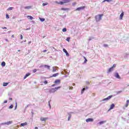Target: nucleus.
Here are the masks:
<instances>
[{
    "mask_svg": "<svg viewBox=\"0 0 129 129\" xmlns=\"http://www.w3.org/2000/svg\"><path fill=\"white\" fill-rule=\"evenodd\" d=\"M92 39H93V38H92V37H89V41H91V40H92Z\"/></svg>",
    "mask_w": 129,
    "mask_h": 129,
    "instance_id": "nucleus-46",
    "label": "nucleus"
},
{
    "mask_svg": "<svg viewBox=\"0 0 129 129\" xmlns=\"http://www.w3.org/2000/svg\"><path fill=\"white\" fill-rule=\"evenodd\" d=\"M57 68H59L57 67H52V72H56L57 71Z\"/></svg>",
    "mask_w": 129,
    "mask_h": 129,
    "instance_id": "nucleus-13",
    "label": "nucleus"
},
{
    "mask_svg": "<svg viewBox=\"0 0 129 129\" xmlns=\"http://www.w3.org/2000/svg\"><path fill=\"white\" fill-rule=\"evenodd\" d=\"M73 113V112H70L69 113H68V114L69 115V117H68V120L69 121V120H70V118H71V116H72V114Z\"/></svg>",
    "mask_w": 129,
    "mask_h": 129,
    "instance_id": "nucleus-8",
    "label": "nucleus"
},
{
    "mask_svg": "<svg viewBox=\"0 0 129 129\" xmlns=\"http://www.w3.org/2000/svg\"><path fill=\"white\" fill-rule=\"evenodd\" d=\"M45 92L48 93L49 92V91H47V89L45 90Z\"/></svg>",
    "mask_w": 129,
    "mask_h": 129,
    "instance_id": "nucleus-56",
    "label": "nucleus"
},
{
    "mask_svg": "<svg viewBox=\"0 0 129 129\" xmlns=\"http://www.w3.org/2000/svg\"><path fill=\"white\" fill-rule=\"evenodd\" d=\"M41 67H45V68H47V69H50V66H47V65H44L43 66H40V68H41Z\"/></svg>",
    "mask_w": 129,
    "mask_h": 129,
    "instance_id": "nucleus-15",
    "label": "nucleus"
},
{
    "mask_svg": "<svg viewBox=\"0 0 129 129\" xmlns=\"http://www.w3.org/2000/svg\"><path fill=\"white\" fill-rule=\"evenodd\" d=\"M48 3H43L42 4V6H43V7H45V6H47V5H48Z\"/></svg>",
    "mask_w": 129,
    "mask_h": 129,
    "instance_id": "nucleus-32",
    "label": "nucleus"
},
{
    "mask_svg": "<svg viewBox=\"0 0 129 129\" xmlns=\"http://www.w3.org/2000/svg\"><path fill=\"white\" fill-rule=\"evenodd\" d=\"M54 86H56V84H53L51 86V87H54Z\"/></svg>",
    "mask_w": 129,
    "mask_h": 129,
    "instance_id": "nucleus-49",
    "label": "nucleus"
},
{
    "mask_svg": "<svg viewBox=\"0 0 129 129\" xmlns=\"http://www.w3.org/2000/svg\"><path fill=\"white\" fill-rule=\"evenodd\" d=\"M124 15V13H123V12H122L121 13V14L120 15V17H119L120 20H122V18H123Z\"/></svg>",
    "mask_w": 129,
    "mask_h": 129,
    "instance_id": "nucleus-14",
    "label": "nucleus"
},
{
    "mask_svg": "<svg viewBox=\"0 0 129 129\" xmlns=\"http://www.w3.org/2000/svg\"><path fill=\"white\" fill-rule=\"evenodd\" d=\"M61 11H69V8H61Z\"/></svg>",
    "mask_w": 129,
    "mask_h": 129,
    "instance_id": "nucleus-25",
    "label": "nucleus"
},
{
    "mask_svg": "<svg viewBox=\"0 0 129 129\" xmlns=\"http://www.w3.org/2000/svg\"><path fill=\"white\" fill-rule=\"evenodd\" d=\"M43 53H45V52H47V50H44L43 51Z\"/></svg>",
    "mask_w": 129,
    "mask_h": 129,
    "instance_id": "nucleus-54",
    "label": "nucleus"
},
{
    "mask_svg": "<svg viewBox=\"0 0 129 129\" xmlns=\"http://www.w3.org/2000/svg\"><path fill=\"white\" fill-rule=\"evenodd\" d=\"M115 77L117 79H120V76H119V75L117 73L115 74Z\"/></svg>",
    "mask_w": 129,
    "mask_h": 129,
    "instance_id": "nucleus-12",
    "label": "nucleus"
},
{
    "mask_svg": "<svg viewBox=\"0 0 129 129\" xmlns=\"http://www.w3.org/2000/svg\"><path fill=\"white\" fill-rule=\"evenodd\" d=\"M102 17H103V14L96 15L95 17L96 22H99L100 21H101Z\"/></svg>",
    "mask_w": 129,
    "mask_h": 129,
    "instance_id": "nucleus-2",
    "label": "nucleus"
},
{
    "mask_svg": "<svg viewBox=\"0 0 129 129\" xmlns=\"http://www.w3.org/2000/svg\"><path fill=\"white\" fill-rule=\"evenodd\" d=\"M112 96H113L112 95L109 96L108 97L102 100V101H107V100H109V99H110V98H111Z\"/></svg>",
    "mask_w": 129,
    "mask_h": 129,
    "instance_id": "nucleus-5",
    "label": "nucleus"
},
{
    "mask_svg": "<svg viewBox=\"0 0 129 129\" xmlns=\"http://www.w3.org/2000/svg\"><path fill=\"white\" fill-rule=\"evenodd\" d=\"M13 10H14V7H10L7 9V11H12Z\"/></svg>",
    "mask_w": 129,
    "mask_h": 129,
    "instance_id": "nucleus-27",
    "label": "nucleus"
},
{
    "mask_svg": "<svg viewBox=\"0 0 129 129\" xmlns=\"http://www.w3.org/2000/svg\"><path fill=\"white\" fill-rule=\"evenodd\" d=\"M31 43H32V41H29L28 44L30 45V44H31Z\"/></svg>",
    "mask_w": 129,
    "mask_h": 129,
    "instance_id": "nucleus-55",
    "label": "nucleus"
},
{
    "mask_svg": "<svg viewBox=\"0 0 129 129\" xmlns=\"http://www.w3.org/2000/svg\"><path fill=\"white\" fill-rule=\"evenodd\" d=\"M114 104H112L111 105V106H110V108H109V110H111V109H113V108L114 107Z\"/></svg>",
    "mask_w": 129,
    "mask_h": 129,
    "instance_id": "nucleus-17",
    "label": "nucleus"
},
{
    "mask_svg": "<svg viewBox=\"0 0 129 129\" xmlns=\"http://www.w3.org/2000/svg\"><path fill=\"white\" fill-rule=\"evenodd\" d=\"M60 88H61V87L59 86V87H57L55 88H52L51 89H46V90L47 91H49V92L51 94V93H55V92H56V91H57V90H58V89H60Z\"/></svg>",
    "mask_w": 129,
    "mask_h": 129,
    "instance_id": "nucleus-1",
    "label": "nucleus"
},
{
    "mask_svg": "<svg viewBox=\"0 0 129 129\" xmlns=\"http://www.w3.org/2000/svg\"><path fill=\"white\" fill-rule=\"evenodd\" d=\"M24 9L25 10H30V9H32V6L25 7H24Z\"/></svg>",
    "mask_w": 129,
    "mask_h": 129,
    "instance_id": "nucleus-18",
    "label": "nucleus"
},
{
    "mask_svg": "<svg viewBox=\"0 0 129 129\" xmlns=\"http://www.w3.org/2000/svg\"><path fill=\"white\" fill-rule=\"evenodd\" d=\"M15 36L14 35H12V38H14Z\"/></svg>",
    "mask_w": 129,
    "mask_h": 129,
    "instance_id": "nucleus-59",
    "label": "nucleus"
},
{
    "mask_svg": "<svg viewBox=\"0 0 129 129\" xmlns=\"http://www.w3.org/2000/svg\"><path fill=\"white\" fill-rule=\"evenodd\" d=\"M84 9H85V7L82 6L81 7L78 8L77 9H76V11H82V10H84Z\"/></svg>",
    "mask_w": 129,
    "mask_h": 129,
    "instance_id": "nucleus-6",
    "label": "nucleus"
},
{
    "mask_svg": "<svg viewBox=\"0 0 129 129\" xmlns=\"http://www.w3.org/2000/svg\"><path fill=\"white\" fill-rule=\"evenodd\" d=\"M58 5H64V2H63H63H58Z\"/></svg>",
    "mask_w": 129,
    "mask_h": 129,
    "instance_id": "nucleus-33",
    "label": "nucleus"
},
{
    "mask_svg": "<svg viewBox=\"0 0 129 129\" xmlns=\"http://www.w3.org/2000/svg\"><path fill=\"white\" fill-rule=\"evenodd\" d=\"M116 66V65L115 64H114L112 67L109 69L107 73H110V72H112V71H113V70L115 68Z\"/></svg>",
    "mask_w": 129,
    "mask_h": 129,
    "instance_id": "nucleus-4",
    "label": "nucleus"
},
{
    "mask_svg": "<svg viewBox=\"0 0 129 129\" xmlns=\"http://www.w3.org/2000/svg\"><path fill=\"white\" fill-rule=\"evenodd\" d=\"M33 73H36L37 72V69H34L33 70Z\"/></svg>",
    "mask_w": 129,
    "mask_h": 129,
    "instance_id": "nucleus-39",
    "label": "nucleus"
},
{
    "mask_svg": "<svg viewBox=\"0 0 129 129\" xmlns=\"http://www.w3.org/2000/svg\"><path fill=\"white\" fill-rule=\"evenodd\" d=\"M9 85V83H4L3 86H7Z\"/></svg>",
    "mask_w": 129,
    "mask_h": 129,
    "instance_id": "nucleus-31",
    "label": "nucleus"
},
{
    "mask_svg": "<svg viewBox=\"0 0 129 129\" xmlns=\"http://www.w3.org/2000/svg\"><path fill=\"white\" fill-rule=\"evenodd\" d=\"M4 103H8V101L5 100V101L4 102Z\"/></svg>",
    "mask_w": 129,
    "mask_h": 129,
    "instance_id": "nucleus-53",
    "label": "nucleus"
},
{
    "mask_svg": "<svg viewBox=\"0 0 129 129\" xmlns=\"http://www.w3.org/2000/svg\"><path fill=\"white\" fill-rule=\"evenodd\" d=\"M87 84H89V82H87Z\"/></svg>",
    "mask_w": 129,
    "mask_h": 129,
    "instance_id": "nucleus-60",
    "label": "nucleus"
},
{
    "mask_svg": "<svg viewBox=\"0 0 129 129\" xmlns=\"http://www.w3.org/2000/svg\"><path fill=\"white\" fill-rule=\"evenodd\" d=\"M67 29L66 28L62 29V32H67Z\"/></svg>",
    "mask_w": 129,
    "mask_h": 129,
    "instance_id": "nucleus-37",
    "label": "nucleus"
},
{
    "mask_svg": "<svg viewBox=\"0 0 129 129\" xmlns=\"http://www.w3.org/2000/svg\"><path fill=\"white\" fill-rule=\"evenodd\" d=\"M128 103H129V100H127L126 103L125 105V107H127V106H128Z\"/></svg>",
    "mask_w": 129,
    "mask_h": 129,
    "instance_id": "nucleus-22",
    "label": "nucleus"
},
{
    "mask_svg": "<svg viewBox=\"0 0 129 129\" xmlns=\"http://www.w3.org/2000/svg\"><path fill=\"white\" fill-rule=\"evenodd\" d=\"M28 76H30V74H27L24 77V79H26Z\"/></svg>",
    "mask_w": 129,
    "mask_h": 129,
    "instance_id": "nucleus-29",
    "label": "nucleus"
},
{
    "mask_svg": "<svg viewBox=\"0 0 129 129\" xmlns=\"http://www.w3.org/2000/svg\"><path fill=\"white\" fill-rule=\"evenodd\" d=\"M20 39L21 40H23V35L22 34L20 35Z\"/></svg>",
    "mask_w": 129,
    "mask_h": 129,
    "instance_id": "nucleus-45",
    "label": "nucleus"
},
{
    "mask_svg": "<svg viewBox=\"0 0 129 129\" xmlns=\"http://www.w3.org/2000/svg\"><path fill=\"white\" fill-rule=\"evenodd\" d=\"M84 59H85L84 63H86V62H87V59H86V57L85 56H84Z\"/></svg>",
    "mask_w": 129,
    "mask_h": 129,
    "instance_id": "nucleus-35",
    "label": "nucleus"
},
{
    "mask_svg": "<svg viewBox=\"0 0 129 129\" xmlns=\"http://www.w3.org/2000/svg\"><path fill=\"white\" fill-rule=\"evenodd\" d=\"M43 83H44V84H48V82H47V81H45L43 82Z\"/></svg>",
    "mask_w": 129,
    "mask_h": 129,
    "instance_id": "nucleus-44",
    "label": "nucleus"
},
{
    "mask_svg": "<svg viewBox=\"0 0 129 129\" xmlns=\"http://www.w3.org/2000/svg\"><path fill=\"white\" fill-rule=\"evenodd\" d=\"M27 18L28 20H33V19H34L31 16H27Z\"/></svg>",
    "mask_w": 129,
    "mask_h": 129,
    "instance_id": "nucleus-21",
    "label": "nucleus"
},
{
    "mask_svg": "<svg viewBox=\"0 0 129 129\" xmlns=\"http://www.w3.org/2000/svg\"><path fill=\"white\" fill-rule=\"evenodd\" d=\"M39 20H40V21H41V22H44V21H45L44 18H39Z\"/></svg>",
    "mask_w": 129,
    "mask_h": 129,
    "instance_id": "nucleus-30",
    "label": "nucleus"
},
{
    "mask_svg": "<svg viewBox=\"0 0 129 129\" xmlns=\"http://www.w3.org/2000/svg\"><path fill=\"white\" fill-rule=\"evenodd\" d=\"M55 4H57L58 5H59V2H58V1H55Z\"/></svg>",
    "mask_w": 129,
    "mask_h": 129,
    "instance_id": "nucleus-52",
    "label": "nucleus"
},
{
    "mask_svg": "<svg viewBox=\"0 0 129 129\" xmlns=\"http://www.w3.org/2000/svg\"><path fill=\"white\" fill-rule=\"evenodd\" d=\"M69 89L70 90L73 89V87H70Z\"/></svg>",
    "mask_w": 129,
    "mask_h": 129,
    "instance_id": "nucleus-47",
    "label": "nucleus"
},
{
    "mask_svg": "<svg viewBox=\"0 0 129 129\" xmlns=\"http://www.w3.org/2000/svg\"><path fill=\"white\" fill-rule=\"evenodd\" d=\"M54 83H55V84H60L61 83V80H55Z\"/></svg>",
    "mask_w": 129,
    "mask_h": 129,
    "instance_id": "nucleus-10",
    "label": "nucleus"
},
{
    "mask_svg": "<svg viewBox=\"0 0 129 129\" xmlns=\"http://www.w3.org/2000/svg\"><path fill=\"white\" fill-rule=\"evenodd\" d=\"M1 65L3 67H5V66H6V62L5 61H3L1 63Z\"/></svg>",
    "mask_w": 129,
    "mask_h": 129,
    "instance_id": "nucleus-24",
    "label": "nucleus"
},
{
    "mask_svg": "<svg viewBox=\"0 0 129 129\" xmlns=\"http://www.w3.org/2000/svg\"><path fill=\"white\" fill-rule=\"evenodd\" d=\"M30 28L24 29V31H28V30H30Z\"/></svg>",
    "mask_w": 129,
    "mask_h": 129,
    "instance_id": "nucleus-48",
    "label": "nucleus"
},
{
    "mask_svg": "<svg viewBox=\"0 0 129 129\" xmlns=\"http://www.w3.org/2000/svg\"><path fill=\"white\" fill-rule=\"evenodd\" d=\"M13 107H14V105H11V106H9V108L11 109V108H13Z\"/></svg>",
    "mask_w": 129,
    "mask_h": 129,
    "instance_id": "nucleus-40",
    "label": "nucleus"
},
{
    "mask_svg": "<svg viewBox=\"0 0 129 129\" xmlns=\"http://www.w3.org/2000/svg\"><path fill=\"white\" fill-rule=\"evenodd\" d=\"M105 2H107L108 3H110L111 2V0H104L102 3H105Z\"/></svg>",
    "mask_w": 129,
    "mask_h": 129,
    "instance_id": "nucleus-28",
    "label": "nucleus"
},
{
    "mask_svg": "<svg viewBox=\"0 0 129 129\" xmlns=\"http://www.w3.org/2000/svg\"><path fill=\"white\" fill-rule=\"evenodd\" d=\"M35 129H38V127H35Z\"/></svg>",
    "mask_w": 129,
    "mask_h": 129,
    "instance_id": "nucleus-62",
    "label": "nucleus"
},
{
    "mask_svg": "<svg viewBox=\"0 0 129 129\" xmlns=\"http://www.w3.org/2000/svg\"><path fill=\"white\" fill-rule=\"evenodd\" d=\"M63 4H67V3H70V0H63Z\"/></svg>",
    "mask_w": 129,
    "mask_h": 129,
    "instance_id": "nucleus-23",
    "label": "nucleus"
},
{
    "mask_svg": "<svg viewBox=\"0 0 129 129\" xmlns=\"http://www.w3.org/2000/svg\"><path fill=\"white\" fill-rule=\"evenodd\" d=\"M63 51L66 53V55L67 56H69V53H68V51H67V50H66V49L65 48L63 49Z\"/></svg>",
    "mask_w": 129,
    "mask_h": 129,
    "instance_id": "nucleus-16",
    "label": "nucleus"
},
{
    "mask_svg": "<svg viewBox=\"0 0 129 129\" xmlns=\"http://www.w3.org/2000/svg\"><path fill=\"white\" fill-rule=\"evenodd\" d=\"M50 102H51V101H48V106H49L50 109H51V104H50Z\"/></svg>",
    "mask_w": 129,
    "mask_h": 129,
    "instance_id": "nucleus-34",
    "label": "nucleus"
},
{
    "mask_svg": "<svg viewBox=\"0 0 129 129\" xmlns=\"http://www.w3.org/2000/svg\"><path fill=\"white\" fill-rule=\"evenodd\" d=\"M47 119H48V118H47V117L44 118L43 117H41L40 118V120L41 121H46L47 120Z\"/></svg>",
    "mask_w": 129,
    "mask_h": 129,
    "instance_id": "nucleus-11",
    "label": "nucleus"
},
{
    "mask_svg": "<svg viewBox=\"0 0 129 129\" xmlns=\"http://www.w3.org/2000/svg\"><path fill=\"white\" fill-rule=\"evenodd\" d=\"M6 18L10 19V16H9L8 14H6Z\"/></svg>",
    "mask_w": 129,
    "mask_h": 129,
    "instance_id": "nucleus-43",
    "label": "nucleus"
},
{
    "mask_svg": "<svg viewBox=\"0 0 129 129\" xmlns=\"http://www.w3.org/2000/svg\"><path fill=\"white\" fill-rule=\"evenodd\" d=\"M28 124V123L27 122H25L24 123H22L21 124V126H25V125H27Z\"/></svg>",
    "mask_w": 129,
    "mask_h": 129,
    "instance_id": "nucleus-19",
    "label": "nucleus"
},
{
    "mask_svg": "<svg viewBox=\"0 0 129 129\" xmlns=\"http://www.w3.org/2000/svg\"><path fill=\"white\" fill-rule=\"evenodd\" d=\"M72 5H73V6H75V5H76V2L73 3L72 4Z\"/></svg>",
    "mask_w": 129,
    "mask_h": 129,
    "instance_id": "nucleus-51",
    "label": "nucleus"
},
{
    "mask_svg": "<svg viewBox=\"0 0 129 129\" xmlns=\"http://www.w3.org/2000/svg\"><path fill=\"white\" fill-rule=\"evenodd\" d=\"M13 123V121H9L8 122H5L4 123H2L1 124V125H5V124H6L7 125H10V124H12Z\"/></svg>",
    "mask_w": 129,
    "mask_h": 129,
    "instance_id": "nucleus-3",
    "label": "nucleus"
},
{
    "mask_svg": "<svg viewBox=\"0 0 129 129\" xmlns=\"http://www.w3.org/2000/svg\"><path fill=\"white\" fill-rule=\"evenodd\" d=\"M9 100H13V98H9Z\"/></svg>",
    "mask_w": 129,
    "mask_h": 129,
    "instance_id": "nucleus-57",
    "label": "nucleus"
},
{
    "mask_svg": "<svg viewBox=\"0 0 129 129\" xmlns=\"http://www.w3.org/2000/svg\"><path fill=\"white\" fill-rule=\"evenodd\" d=\"M3 29H7V27H4L3 28Z\"/></svg>",
    "mask_w": 129,
    "mask_h": 129,
    "instance_id": "nucleus-61",
    "label": "nucleus"
},
{
    "mask_svg": "<svg viewBox=\"0 0 129 129\" xmlns=\"http://www.w3.org/2000/svg\"><path fill=\"white\" fill-rule=\"evenodd\" d=\"M105 122H106V121H101L98 123H99V125H101V124H103V123H105Z\"/></svg>",
    "mask_w": 129,
    "mask_h": 129,
    "instance_id": "nucleus-20",
    "label": "nucleus"
},
{
    "mask_svg": "<svg viewBox=\"0 0 129 129\" xmlns=\"http://www.w3.org/2000/svg\"><path fill=\"white\" fill-rule=\"evenodd\" d=\"M29 106H30V105H27V106L25 107V109L28 108V107H29Z\"/></svg>",
    "mask_w": 129,
    "mask_h": 129,
    "instance_id": "nucleus-50",
    "label": "nucleus"
},
{
    "mask_svg": "<svg viewBox=\"0 0 129 129\" xmlns=\"http://www.w3.org/2000/svg\"><path fill=\"white\" fill-rule=\"evenodd\" d=\"M53 48V49H54V50H55V51H57V49H56L55 48V47H52Z\"/></svg>",
    "mask_w": 129,
    "mask_h": 129,
    "instance_id": "nucleus-58",
    "label": "nucleus"
},
{
    "mask_svg": "<svg viewBox=\"0 0 129 129\" xmlns=\"http://www.w3.org/2000/svg\"><path fill=\"white\" fill-rule=\"evenodd\" d=\"M87 89H88V87H86L85 88H84L81 91V94H83L84 91H85V90H87Z\"/></svg>",
    "mask_w": 129,
    "mask_h": 129,
    "instance_id": "nucleus-9",
    "label": "nucleus"
},
{
    "mask_svg": "<svg viewBox=\"0 0 129 129\" xmlns=\"http://www.w3.org/2000/svg\"><path fill=\"white\" fill-rule=\"evenodd\" d=\"M122 92V91H119L116 92L117 94H119V93H121Z\"/></svg>",
    "mask_w": 129,
    "mask_h": 129,
    "instance_id": "nucleus-38",
    "label": "nucleus"
},
{
    "mask_svg": "<svg viewBox=\"0 0 129 129\" xmlns=\"http://www.w3.org/2000/svg\"><path fill=\"white\" fill-rule=\"evenodd\" d=\"M20 51H21L20 50H18V52H20Z\"/></svg>",
    "mask_w": 129,
    "mask_h": 129,
    "instance_id": "nucleus-64",
    "label": "nucleus"
},
{
    "mask_svg": "<svg viewBox=\"0 0 129 129\" xmlns=\"http://www.w3.org/2000/svg\"><path fill=\"white\" fill-rule=\"evenodd\" d=\"M86 122H92V121H93V119L91 118H89L88 119H86Z\"/></svg>",
    "mask_w": 129,
    "mask_h": 129,
    "instance_id": "nucleus-7",
    "label": "nucleus"
},
{
    "mask_svg": "<svg viewBox=\"0 0 129 129\" xmlns=\"http://www.w3.org/2000/svg\"><path fill=\"white\" fill-rule=\"evenodd\" d=\"M103 47H104L105 48H107V47H108V45L104 44H103Z\"/></svg>",
    "mask_w": 129,
    "mask_h": 129,
    "instance_id": "nucleus-36",
    "label": "nucleus"
},
{
    "mask_svg": "<svg viewBox=\"0 0 129 129\" xmlns=\"http://www.w3.org/2000/svg\"><path fill=\"white\" fill-rule=\"evenodd\" d=\"M17 107H18V103L17 102H16V106H15V109H17Z\"/></svg>",
    "mask_w": 129,
    "mask_h": 129,
    "instance_id": "nucleus-42",
    "label": "nucleus"
},
{
    "mask_svg": "<svg viewBox=\"0 0 129 129\" xmlns=\"http://www.w3.org/2000/svg\"><path fill=\"white\" fill-rule=\"evenodd\" d=\"M67 41H68V42H70V37H68L67 38Z\"/></svg>",
    "mask_w": 129,
    "mask_h": 129,
    "instance_id": "nucleus-41",
    "label": "nucleus"
},
{
    "mask_svg": "<svg viewBox=\"0 0 129 129\" xmlns=\"http://www.w3.org/2000/svg\"><path fill=\"white\" fill-rule=\"evenodd\" d=\"M6 41H7V42H8L9 40L8 39H6Z\"/></svg>",
    "mask_w": 129,
    "mask_h": 129,
    "instance_id": "nucleus-63",
    "label": "nucleus"
},
{
    "mask_svg": "<svg viewBox=\"0 0 129 129\" xmlns=\"http://www.w3.org/2000/svg\"><path fill=\"white\" fill-rule=\"evenodd\" d=\"M59 75V73H56L52 75V77H56Z\"/></svg>",
    "mask_w": 129,
    "mask_h": 129,
    "instance_id": "nucleus-26",
    "label": "nucleus"
}]
</instances>
